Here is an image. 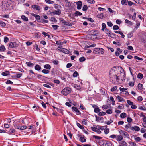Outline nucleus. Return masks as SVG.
<instances>
[{"label":"nucleus","instance_id":"nucleus-1","mask_svg":"<svg viewBox=\"0 0 146 146\" xmlns=\"http://www.w3.org/2000/svg\"><path fill=\"white\" fill-rule=\"evenodd\" d=\"M115 78L117 81H118L120 80L123 81L125 79V75L124 72H120V73L117 74V75L115 76Z\"/></svg>","mask_w":146,"mask_h":146},{"label":"nucleus","instance_id":"nucleus-2","mask_svg":"<svg viewBox=\"0 0 146 146\" xmlns=\"http://www.w3.org/2000/svg\"><path fill=\"white\" fill-rule=\"evenodd\" d=\"M104 52V49L101 48H95L93 51V53L96 54H101Z\"/></svg>","mask_w":146,"mask_h":146},{"label":"nucleus","instance_id":"nucleus-3","mask_svg":"<svg viewBox=\"0 0 146 146\" xmlns=\"http://www.w3.org/2000/svg\"><path fill=\"white\" fill-rule=\"evenodd\" d=\"M1 6L3 10H6L8 9L9 5L7 0L3 1L2 2Z\"/></svg>","mask_w":146,"mask_h":146},{"label":"nucleus","instance_id":"nucleus-4","mask_svg":"<svg viewBox=\"0 0 146 146\" xmlns=\"http://www.w3.org/2000/svg\"><path fill=\"white\" fill-rule=\"evenodd\" d=\"M71 92V89L70 88L66 87L64 88L61 91L63 95L66 96L69 94Z\"/></svg>","mask_w":146,"mask_h":146},{"label":"nucleus","instance_id":"nucleus-5","mask_svg":"<svg viewBox=\"0 0 146 146\" xmlns=\"http://www.w3.org/2000/svg\"><path fill=\"white\" fill-rule=\"evenodd\" d=\"M14 127L16 129H17L20 130H23L27 128V127L26 126H19L17 125H15Z\"/></svg>","mask_w":146,"mask_h":146},{"label":"nucleus","instance_id":"nucleus-6","mask_svg":"<svg viewBox=\"0 0 146 146\" xmlns=\"http://www.w3.org/2000/svg\"><path fill=\"white\" fill-rule=\"evenodd\" d=\"M17 46L18 44L15 42H11L9 44V46L11 48L16 47Z\"/></svg>","mask_w":146,"mask_h":146},{"label":"nucleus","instance_id":"nucleus-7","mask_svg":"<svg viewBox=\"0 0 146 146\" xmlns=\"http://www.w3.org/2000/svg\"><path fill=\"white\" fill-rule=\"evenodd\" d=\"M72 109L73 111H74L76 113V114L78 115H79L81 114L79 110L75 107H72Z\"/></svg>","mask_w":146,"mask_h":146},{"label":"nucleus","instance_id":"nucleus-8","mask_svg":"<svg viewBox=\"0 0 146 146\" xmlns=\"http://www.w3.org/2000/svg\"><path fill=\"white\" fill-rule=\"evenodd\" d=\"M120 133L121 134H123L125 136V137L127 138H129V135L127 132L123 131L121 130Z\"/></svg>","mask_w":146,"mask_h":146},{"label":"nucleus","instance_id":"nucleus-9","mask_svg":"<svg viewBox=\"0 0 146 146\" xmlns=\"http://www.w3.org/2000/svg\"><path fill=\"white\" fill-rule=\"evenodd\" d=\"M130 129L132 130H134L135 131H139L140 129L138 126H135L134 127H130Z\"/></svg>","mask_w":146,"mask_h":146},{"label":"nucleus","instance_id":"nucleus-10","mask_svg":"<svg viewBox=\"0 0 146 146\" xmlns=\"http://www.w3.org/2000/svg\"><path fill=\"white\" fill-rule=\"evenodd\" d=\"M83 37H84V39L86 40H89V39H91L92 34H89L86 36H84Z\"/></svg>","mask_w":146,"mask_h":146},{"label":"nucleus","instance_id":"nucleus-11","mask_svg":"<svg viewBox=\"0 0 146 146\" xmlns=\"http://www.w3.org/2000/svg\"><path fill=\"white\" fill-rule=\"evenodd\" d=\"M105 32L109 36H111V35H113V34L111 33V32L108 29H106L105 30Z\"/></svg>","mask_w":146,"mask_h":146},{"label":"nucleus","instance_id":"nucleus-12","mask_svg":"<svg viewBox=\"0 0 146 146\" xmlns=\"http://www.w3.org/2000/svg\"><path fill=\"white\" fill-rule=\"evenodd\" d=\"M32 7L34 9H35L37 10H39L40 9V7L38 5H32Z\"/></svg>","mask_w":146,"mask_h":146},{"label":"nucleus","instance_id":"nucleus-13","mask_svg":"<svg viewBox=\"0 0 146 146\" xmlns=\"http://www.w3.org/2000/svg\"><path fill=\"white\" fill-rule=\"evenodd\" d=\"M52 13L53 14H56L59 15L61 13V11L60 9H58L57 10H55Z\"/></svg>","mask_w":146,"mask_h":146},{"label":"nucleus","instance_id":"nucleus-14","mask_svg":"<svg viewBox=\"0 0 146 146\" xmlns=\"http://www.w3.org/2000/svg\"><path fill=\"white\" fill-rule=\"evenodd\" d=\"M82 4V2L81 1H79L76 3L77 8L78 9H80L81 8Z\"/></svg>","mask_w":146,"mask_h":146},{"label":"nucleus","instance_id":"nucleus-15","mask_svg":"<svg viewBox=\"0 0 146 146\" xmlns=\"http://www.w3.org/2000/svg\"><path fill=\"white\" fill-rule=\"evenodd\" d=\"M127 144L125 141H121L119 144V146H127Z\"/></svg>","mask_w":146,"mask_h":146},{"label":"nucleus","instance_id":"nucleus-16","mask_svg":"<svg viewBox=\"0 0 146 146\" xmlns=\"http://www.w3.org/2000/svg\"><path fill=\"white\" fill-rule=\"evenodd\" d=\"M76 138L77 139H79L80 141L82 142V138L81 134H77L76 135Z\"/></svg>","mask_w":146,"mask_h":146},{"label":"nucleus","instance_id":"nucleus-17","mask_svg":"<svg viewBox=\"0 0 146 146\" xmlns=\"http://www.w3.org/2000/svg\"><path fill=\"white\" fill-rule=\"evenodd\" d=\"M120 117L122 118H125L127 117V114L125 113H123L120 114Z\"/></svg>","mask_w":146,"mask_h":146},{"label":"nucleus","instance_id":"nucleus-18","mask_svg":"<svg viewBox=\"0 0 146 146\" xmlns=\"http://www.w3.org/2000/svg\"><path fill=\"white\" fill-rule=\"evenodd\" d=\"M6 50L5 47L3 45H2L0 47V51L1 52H4Z\"/></svg>","mask_w":146,"mask_h":146},{"label":"nucleus","instance_id":"nucleus-19","mask_svg":"<svg viewBox=\"0 0 146 146\" xmlns=\"http://www.w3.org/2000/svg\"><path fill=\"white\" fill-rule=\"evenodd\" d=\"M60 21L64 25H67V22H66L65 20L62 18H61L60 19Z\"/></svg>","mask_w":146,"mask_h":146},{"label":"nucleus","instance_id":"nucleus-20","mask_svg":"<svg viewBox=\"0 0 146 146\" xmlns=\"http://www.w3.org/2000/svg\"><path fill=\"white\" fill-rule=\"evenodd\" d=\"M21 18L24 21H28V18L24 15H22L21 16Z\"/></svg>","mask_w":146,"mask_h":146},{"label":"nucleus","instance_id":"nucleus-21","mask_svg":"<svg viewBox=\"0 0 146 146\" xmlns=\"http://www.w3.org/2000/svg\"><path fill=\"white\" fill-rule=\"evenodd\" d=\"M9 74V72L8 71L3 72L2 73V75L3 76H6Z\"/></svg>","mask_w":146,"mask_h":146},{"label":"nucleus","instance_id":"nucleus-22","mask_svg":"<svg viewBox=\"0 0 146 146\" xmlns=\"http://www.w3.org/2000/svg\"><path fill=\"white\" fill-rule=\"evenodd\" d=\"M35 68L36 70H39L41 69V66L38 65H36L35 66Z\"/></svg>","mask_w":146,"mask_h":146},{"label":"nucleus","instance_id":"nucleus-23","mask_svg":"<svg viewBox=\"0 0 146 146\" xmlns=\"http://www.w3.org/2000/svg\"><path fill=\"white\" fill-rule=\"evenodd\" d=\"M128 2V0H122L121 1V4L123 5H126Z\"/></svg>","mask_w":146,"mask_h":146},{"label":"nucleus","instance_id":"nucleus-24","mask_svg":"<svg viewBox=\"0 0 146 146\" xmlns=\"http://www.w3.org/2000/svg\"><path fill=\"white\" fill-rule=\"evenodd\" d=\"M117 140V141H121L123 139L122 136L121 135H118L116 137Z\"/></svg>","mask_w":146,"mask_h":146},{"label":"nucleus","instance_id":"nucleus-25","mask_svg":"<svg viewBox=\"0 0 146 146\" xmlns=\"http://www.w3.org/2000/svg\"><path fill=\"white\" fill-rule=\"evenodd\" d=\"M137 87L138 89L139 90H141L143 89V85L141 83L138 84Z\"/></svg>","mask_w":146,"mask_h":146},{"label":"nucleus","instance_id":"nucleus-26","mask_svg":"<svg viewBox=\"0 0 146 146\" xmlns=\"http://www.w3.org/2000/svg\"><path fill=\"white\" fill-rule=\"evenodd\" d=\"M125 23L128 24L130 25H132L133 24V23L132 22L129 21V20L127 19H125Z\"/></svg>","mask_w":146,"mask_h":146},{"label":"nucleus","instance_id":"nucleus-27","mask_svg":"<svg viewBox=\"0 0 146 146\" xmlns=\"http://www.w3.org/2000/svg\"><path fill=\"white\" fill-rule=\"evenodd\" d=\"M117 100H118L119 102H121L122 101H124L123 98L120 97L119 96H117Z\"/></svg>","mask_w":146,"mask_h":146},{"label":"nucleus","instance_id":"nucleus-28","mask_svg":"<svg viewBox=\"0 0 146 146\" xmlns=\"http://www.w3.org/2000/svg\"><path fill=\"white\" fill-rule=\"evenodd\" d=\"M45 2L49 4H52L54 3V1L50 0H45Z\"/></svg>","mask_w":146,"mask_h":146},{"label":"nucleus","instance_id":"nucleus-29","mask_svg":"<svg viewBox=\"0 0 146 146\" xmlns=\"http://www.w3.org/2000/svg\"><path fill=\"white\" fill-rule=\"evenodd\" d=\"M44 68L48 69H50L51 68L50 66L48 64H46L44 65Z\"/></svg>","mask_w":146,"mask_h":146},{"label":"nucleus","instance_id":"nucleus-30","mask_svg":"<svg viewBox=\"0 0 146 146\" xmlns=\"http://www.w3.org/2000/svg\"><path fill=\"white\" fill-rule=\"evenodd\" d=\"M56 109L58 112L60 113H62V114H63V110L62 108H56Z\"/></svg>","mask_w":146,"mask_h":146},{"label":"nucleus","instance_id":"nucleus-31","mask_svg":"<svg viewBox=\"0 0 146 146\" xmlns=\"http://www.w3.org/2000/svg\"><path fill=\"white\" fill-rule=\"evenodd\" d=\"M75 15L76 16L82 15V13L78 11H76L75 13Z\"/></svg>","mask_w":146,"mask_h":146},{"label":"nucleus","instance_id":"nucleus-32","mask_svg":"<svg viewBox=\"0 0 146 146\" xmlns=\"http://www.w3.org/2000/svg\"><path fill=\"white\" fill-rule=\"evenodd\" d=\"M62 50H63L62 51V52L66 54H69V51L68 50L63 48Z\"/></svg>","mask_w":146,"mask_h":146},{"label":"nucleus","instance_id":"nucleus-33","mask_svg":"<svg viewBox=\"0 0 146 146\" xmlns=\"http://www.w3.org/2000/svg\"><path fill=\"white\" fill-rule=\"evenodd\" d=\"M128 84L131 87L133 86L134 85V81L129 82V83Z\"/></svg>","mask_w":146,"mask_h":146},{"label":"nucleus","instance_id":"nucleus-34","mask_svg":"<svg viewBox=\"0 0 146 146\" xmlns=\"http://www.w3.org/2000/svg\"><path fill=\"white\" fill-rule=\"evenodd\" d=\"M141 41L142 42H146V37L145 36H143L142 38L141 39Z\"/></svg>","mask_w":146,"mask_h":146},{"label":"nucleus","instance_id":"nucleus-35","mask_svg":"<svg viewBox=\"0 0 146 146\" xmlns=\"http://www.w3.org/2000/svg\"><path fill=\"white\" fill-rule=\"evenodd\" d=\"M106 25L104 23H103L102 24V30L104 31L105 28H106Z\"/></svg>","mask_w":146,"mask_h":146},{"label":"nucleus","instance_id":"nucleus-36","mask_svg":"<svg viewBox=\"0 0 146 146\" xmlns=\"http://www.w3.org/2000/svg\"><path fill=\"white\" fill-rule=\"evenodd\" d=\"M137 77L138 78L141 79L143 78V75L141 73H139L138 74Z\"/></svg>","mask_w":146,"mask_h":146},{"label":"nucleus","instance_id":"nucleus-37","mask_svg":"<svg viewBox=\"0 0 146 146\" xmlns=\"http://www.w3.org/2000/svg\"><path fill=\"white\" fill-rule=\"evenodd\" d=\"M26 64L29 67L33 66L34 65L33 64L29 62H26Z\"/></svg>","mask_w":146,"mask_h":146},{"label":"nucleus","instance_id":"nucleus-38","mask_svg":"<svg viewBox=\"0 0 146 146\" xmlns=\"http://www.w3.org/2000/svg\"><path fill=\"white\" fill-rule=\"evenodd\" d=\"M42 73L44 74H48V73L50 71L49 70H46V69H43L42 70Z\"/></svg>","mask_w":146,"mask_h":146},{"label":"nucleus","instance_id":"nucleus-39","mask_svg":"<svg viewBox=\"0 0 146 146\" xmlns=\"http://www.w3.org/2000/svg\"><path fill=\"white\" fill-rule=\"evenodd\" d=\"M74 87L78 90H79L81 89V87L79 85L74 84Z\"/></svg>","mask_w":146,"mask_h":146},{"label":"nucleus","instance_id":"nucleus-40","mask_svg":"<svg viewBox=\"0 0 146 146\" xmlns=\"http://www.w3.org/2000/svg\"><path fill=\"white\" fill-rule=\"evenodd\" d=\"M88 8V7L87 6V5H85L83 7V11H86L87 10Z\"/></svg>","mask_w":146,"mask_h":146},{"label":"nucleus","instance_id":"nucleus-41","mask_svg":"<svg viewBox=\"0 0 146 146\" xmlns=\"http://www.w3.org/2000/svg\"><path fill=\"white\" fill-rule=\"evenodd\" d=\"M104 132L106 134H107L109 132V129L108 128H106L104 129Z\"/></svg>","mask_w":146,"mask_h":146},{"label":"nucleus","instance_id":"nucleus-42","mask_svg":"<svg viewBox=\"0 0 146 146\" xmlns=\"http://www.w3.org/2000/svg\"><path fill=\"white\" fill-rule=\"evenodd\" d=\"M98 38L97 36L94 34H92L91 39H95Z\"/></svg>","mask_w":146,"mask_h":146},{"label":"nucleus","instance_id":"nucleus-43","mask_svg":"<svg viewBox=\"0 0 146 146\" xmlns=\"http://www.w3.org/2000/svg\"><path fill=\"white\" fill-rule=\"evenodd\" d=\"M9 40L8 38L6 36H5L4 38V41L5 43L7 42Z\"/></svg>","mask_w":146,"mask_h":146},{"label":"nucleus","instance_id":"nucleus-44","mask_svg":"<svg viewBox=\"0 0 146 146\" xmlns=\"http://www.w3.org/2000/svg\"><path fill=\"white\" fill-rule=\"evenodd\" d=\"M134 1L137 3L141 4L142 3V0H134Z\"/></svg>","mask_w":146,"mask_h":146},{"label":"nucleus","instance_id":"nucleus-45","mask_svg":"<svg viewBox=\"0 0 146 146\" xmlns=\"http://www.w3.org/2000/svg\"><path fill=\"white\" fill-rule=\"evenodd\" d=\"M97 17L99 18H102L103 17V15L102 13L98 14L97 15Z\"/></svg>","mask_w":146,"mask_h":146},{"label":"nucleus","instance_id":"nucleus-46","mask_svg":"<svg viewBox=\"0 0 146 146\" xmlns=\"http://www.w3.org/2000/svg\"><path fill=\"white\" fill-rule=\"evenodd\" d=\"M136 13L135 12H134V13L133 15L132 16V20H135L136 18Z\"/></svg>","mask_w":146,"mask_h":146},{"label":"nucleus","instance_id":"nucleus-47","mask_svg":"<svg viewBox=\"0 0 146 146\" xmlns=\"http://www.w3.org/2000/svg\"><path fill=\"white\" fill-rule=\"evenodd\" d=\"M100 111V110L97 107L94 109V111L96 113H98Z\"/></svg>","mask_w":146,"mask_h":146},{"label":"nucleus","instance_id":"nucleus-48","mask_svg":"<svg viewBox=\"0 0 146 146\" xmlns=\"http://www.w3.org/2000/svg\"><path fill=\"white\" fill-rule=\"evenodd\" d=\"M112 122L113 121L110 120V121H108L105 122V123L108 125H110Z\"/></svg>","mask_w":146,"mask_h":146},{"label":"nucleus","instance_id":"nucleus-49","mask_svg":"<svg viewBox=\"0 0 146 146\" xmlns=\"http://www.w3.org/2000/svg\"><path fill=\"white\" fill-rule=\"evenodd\" d=\"M106 114V112H100L98 114V115L100 116L104 115Z\"/></svg>","mask_w":146,"mask_h":146},{"label":"nucleus","instance_id":"nucleus-50","mask_svg":"<svg viewBox=\"0 0 146 146\" xmlns=\"http://www.w3.org/2000/svg\"><path fill=\"white\" fill-rule=\"evenodd\" d=\"M110 100L112 101V102L113 103V104H112L113 105H114L115 101L114 100L113 98L111 96L110 98Z\"/></svg>","mask_w":146,"mask_h":146},{"label":"nucleus","instance_id":"nucleus-51","mask_svg":"<svg viewBox=\"0 0 146 146\" xmlns=\"http://www.w3.org/2000/svg\"><path fill=\"white\" fill-rule=\"evenodd\" d=\"M87 1L91 4L94 3H95V1L94 0H88Z\"/></svg>","mask_w":146,"mask_h":146},{"label":"nucleus","instance_id":"nucleus-52","mask_svg":"<svg viewBox=\"0 0 146 146\" xmlns=\"http://www.w3.org/2000/svg\"><path fill=\"white\" fill-rule=\"evenodd\" d=\"M120 90L121 91L123 92L124 91H125L126 90H127V88H122L121 87H120L119 88Z\"/></svg>","mask_w":146,"mask_h":146},{"label":"nucleus","instance_id":"nucleus-53","mask_svg":"<svg viewBox=\"0 0 146 146\" xmlns=\"http://www.w3.org/2000/svg\"><path fill=\"white\" fill-rule=\"evenodd\" d=\"M106 113L108 114H111L112 113V111L111 110H108L106 111Z\"/></svg>","mask_w":146,"mask_h":146},{"label":"nucleus","instance_id":"nucleus-54","mask_svg":"<svg viewBox=\"0 0 146 146\" xmlns=\"http://www.w3.org/2000/svg\"><path fill=\"white\" fill-rule=\"evenodd\" d=\"M127 102L128 104L130 105L131 106L133 104V103L132 102L130 101L129 100H127Z\"/></svg>","mask_w":146,"mask_h":146},{"label":"nucleus","instance_id":"nucleus-55","mask_svg":"<svg viewBox=\"0 0 146 146\" xmlns=\"http://www.w3.org/2000/svg\"><path fill=\"white\" fill-rule=\"evenodd\" d=\"M15 132V130L14 129H10V131H9V133L10 134L12 133H14Z\"/></svg>","mask_w":146,"mask_h":146},{"label":"nucleus","instance_id":"nucleus-56","mask_svg":"<svg viewBox=\"0 0 146 146\" xmlns=\"http://www.w3.org/2000/svg\"><path fill=\"white\" fill-rule=\"evenodd\" d=\"M117 89V87L116 86H115L111 88V92H113L115 90Z\"/></svg>","mask_w":146,"mask_h":146},{"label":"nucleus","instance_id":"nucleus-57","mask_svg":"<svg viewBox=\"0 0 146 146\" xmlns=\"http://www.w3.org/2000/svg\"><path fill=\"white\" fill-rule=\"evenodd\" d=\"M0 25L3 27H4L6 25L5 23L3 22H0Z\"/></svg>","mask_w":146,"mask_h":146},{"label":"nucleus","instance_id":"nucleus-58","mask_svg":"<svg viewBox=\"0 0 146 146\" xmlns=\"http://www.w3.org/2000/svg\"><path fill=\"white\" fill-rule=\"evenodd\" d=\"M22 75V74L21 73H19L18 74V73H17L16 76L17 78H19Z\"/></svg>","mask_w":146,"mask_h":146},{"label":"nucleus","instance_id":"nucleus-59","mask_svg":"<svg viewBox=\"0 0 146 146\" xmlns=\"http://www.w3.org/2000/svg\"><path fill=\"white\" fill-rule=\"evenodd\" d=\"M106 143L108 146H112V143L110 142L107 141Z\"/></svg>","mask_w":146,"mask_h":146},{"label":"nucleus","instance_id":"nucleus-60","mask_svg":"<svg viewBox=\"0 0 146 146\" xmlns=\"http://www.w3.org/2000/svg\"><path fill=\"white\" fill-rule=\"evenodd\" d=\"M113 30H117L119 29V27L117 25H114L113 27Z\"/></svg>","mask_w":146,"mask_h":146},{"label":"nucleus","instance_id":"nucleus-61","mask_svg":"<svg viewBox=\"0 0 146 146\" xmlns=\"http://www.w3.org/2000/svg\"><path fill=\"white\" fill-rule=\"evenodd\" d=\"M13 83V82L9 80H8L6 82V84H12Z\"/></svg>","mask_w":146,"mask_h":146},{"label":"nucleus","instance_id":"nucleus-62","mask_svg":"<svg viewBox=\"0 0 146 146\" xmlns=\"http://www.w3.org/2000/svg\"><path fill=\"white\" fill-rule=\"evenodd\" d=\"M78 75V73L76 71H75L73 74V76L74 77H76Z\"/></svg>","mask_w":146,"mask_h":146},{"label":"nucleus","instance_id":"nucleus-63","mask_svg":"<svg viewBox=\"0 0 146 146\" xmlns=\"http://www.w3.org/2000/svg\"><path fill=\"white\" fill-rule=\"evenodd\" d=\"M72 64L71 63H68L66 65V67L68 68H69L72 66Z\"/></svg>","mask_w":146,"mask_h":146},{"label":"nucleus","instance_id":"nucleus-64","mask_svg":"<svg viewBox=\"0 0 146 146\" xmlns=\"http://www.w3.org/2000/svg\"><path fill=\"white\" fill-rule=\"evenodd\" d=\"M107 23L108 25L110 27H111L113 26V24L111 22H108Z\"/></svg>","mask_w":146,"mask_h":146}]
</instances>
